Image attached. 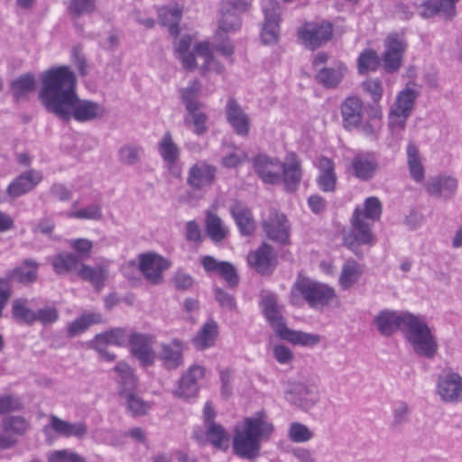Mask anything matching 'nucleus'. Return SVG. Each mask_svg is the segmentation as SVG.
I'll list each match as a JSON object with an SVG mask.
<instances>
[{
	"label": "nucleus",
	"mask_w": 462,
	"mask_h": 462,
	"mask_svg": "<svg viewBox=\"0 0 462 462\" xmlns=\"http://www.w3.org/2000/svg\"><path fill=\"white\" fill-rule=\"evenodd\" d=\"M69 246L79 254V257L81 260L87 258L93 247V244L90 240L86 238H78L69 241Z\"/></svg>",
	"instance_id": "64"
},
{
	"label": "nucleus",
	"mask_w": 462,
	"mask_h": 462,
	"mask_svg": "<svg viewBox=\"0 0 462 462\" xmlns=\"http://www.w3.org/2000/svg\"><path fill=\"white\" fill-rule=\"evenodd\" d=\"M120 397L125 400L127 411L132 416L145 415L151 409V404L136 395L134 391L123 392Z\"/></svg>",
	"instance_id": "43"
},
{
	"label": "nucleus",
	"mask_w": 462,
	"mask_h": 462,
	"mask_svg": "<svg viewBox=\"0 0 462 462\" xmlns=\"http://www.w3.org/2000/svg\"><path fill=\"white\" fill-rule=\"evenodd\" d=\"M182 16V9L178 5H169L159 10V20L161 23L169 27L171 35L179 33V23Z\"/></svg>",
	"instance_id": "41"
},
{
	"label": "nucleus",
	"mask_w": 462,
	"mask_h": 462,
	"mask_svg": "<svg viewBox=\"0 0 462 462\" xmlns=\"http://www.w3.org/2000/svg\"><path fill=\"white\" fill-rule=\"evenodd\" d=\"M262 226L270 240L281 245L290 243L291 224L283 213L271 212L269 217L263 221Z\"/></svg>",
	"instance_id": "12"
},
{
	"label": "nucleus",
	"mask_w": 462,
	"mask_h": 462,
	"mask_svg": "<svg viewBox=\"0 0 462 462\" xmlns=\"http://www.w3.org/2000/svg\"><path fill=\"white\" fill-rule=\"evenodd\" d=\"M0 448H10L17 443V438L23 436L30 429V422L22 416H5L1 420Z\"/></svg>",
	"instance_id": "11"
},
{
	"label": "nucleus",
	"mask_w": 462,
	"mask_h": 462,
	"mask_svg": "<svg viewBox=\"0 0 462 462\" xmlns=\"http://www.w3.org/2000/svg\"><path fill=\"white\" fill-rule=\"evenodd\" d=\"M206 436L209 442L217 448H226L230 439L226 429L216 422H209L206 426Z\"/></svg>",
	"instance_id": "44"
},
{
	"label": "nucleus",
	"mask_w": 462,
	"mask_h": 462,
	"mask_svg": "<svg viewBox=\"0 0 462 462\" xmlns=\"http://www.w3.org/2000/svg\"><path fill=\"white\" fill-rule=\"evenodd\" d=\"M42 180V174L30 170L17 177L7 187L6 192L11 198L20 197L32 190Z\"/></svg>",
	"instance_id": "29"
},
{
	"label": "nucleus",
	"mask_w": 462,
	"mask_h": 462,
	"mask_svg": "<svg viewBox=\"0 0 462 462\" xmlns=\"http://www.w3.org/2000/svg\"><path fill=\"white\" fill-rule=\"evenodd\" d=\"M218 334V327L216 321L208 320L193 337L192 343L198 350H204L215 344Z\"/></svg>",
	"instance_id": "36"
},
{
	"label": "nucleus",
	"mask_w": 462,
	"mask_h": 462,
	"mask_svg": "<svg viewBox=\"0 0 462 462\" xmlns=\"http://www.w3.org/2000/svg\"><path fill=\"white\" fill-rule=\"evenodd\" d=\"M12 314L18 322L29 325L35 322V311L29 308L28 300L25 299H16L13 301Z\"/></svg>",
	"instance_id": "49"
},
{
	"label": "nucleus",
	"mask_w": 462,
	"mask_h": 462,
	"mask_svg": "<svg viewBox=\"0 0 462 462\" xmlns=\"http://www.w3.org/2000/svg\"><path fill=\"white\" fill-rule=\"evenodd\" d=\"M170 266V262L157 254L149 253L140 256V271L152 284L161 283L162 273Z\"/></svg>",
	"instance_id": "14"
},
{
	"label": "nucleus",
	"mask_w": 462,
	"mask_h": 462,
	"mask_svg": "<svg viewBox=\"0 0 462 462\" xmlns=\"http://www.w3.org/2000/svg\"><path fill=\"white\" fill-rule=\"evenodd\" d=\"M274 430L264 413L246 417L234 429L233 451L244 459H254L260 454L262 442L267 441Z\"/></svg>",
	"instance_id": "2"
},
{
	"label": "nucleus",
	"mask_w": 462,
	"mask_h": 462,
	"mask_svg": "<svg viewBox=\"0 0 462 462\" xmlns=\"http://www.w3.org/2000/svg\"><path fill=\"white\" fill-rule=\"evenodd\" d=\"M206 370L201 365H192L180 379L175 395L182 398L194 397L199 392L198 382L205 376Z\"/></svg>",
	"instance_id": "25"
},
{
	"label": "nucleus",
	"mask_w": 462,
	"mask_h": 462,
	"mask_svg": "<svg viewBox=\"0 0 462 462\" xmlns=\"http://www.w3.org/2000/svg\"><path fill=\"white\" fill-rule=\"evenodd\" d=\"M158 152L170 173L174 177H180L181 174V166L179 163L180 149L170 132L164 133L158 142Z\"/></svg>",
	"instance_id": "13"
},
{
	"label": "nucleus",
	"mask_w": 462,
	"mask_h": 462,
	"mask_svg": "<svg viewBox=\"0 0 462 462\" xmlns=\"http://www.w3.org/2000/svg\"><path fill=\"white\" fill-rule=\"evenodd\" d=\"M40 97L46 109L64 121L78 122L100 119L105 107L97 102L81 99L77 94V79L67 66L44 71L42 75Z\"/></svg>",
	"instance_id": "1"
},
{
	"label": "nucleus",
	"mask_w": 462,
	"mask_h": 462,
	"mask_svg": "<svg viewBox=\"0 0 462 462\" xmlns=\"http://www.w3.org/2000/svg\"><path fill=\"white\" fill-rule=\"evenodd\" d=\"M341 115L346 129L357 127L363 118V102L357 97H348L341 104Z\"/></svg>",
	"instance_id": "28"
},
{
	"label": "nucleus",
	"mask_w": 462,
	"mask_h": 462,
	"mask_svg": "<svg viewBox=\"0 0 462 462\" xmlns=\"http://www.w3.org/2000/svg\"><path fill=\"white\" fill-rule=\"evenodd\" d=\"M128 341L131 353L143 366H150L154 363L156 354L152 349L153 337L147 334L134 333L129 337Z\"/></svg>",
	"instance_id": "15"
},
{
	"label": "nucleus",
	"mask_w": 462,
	"mask_h": 462,
	"mask_svg": "<svg viewBox=\"0 0 462 462\" xmlns=\"http://www.w3.org/2000/svg\"><path fill=\"white\" fill-rule=\"evenodd\" d=\"M35 88V79L32 74H24L14 80L11 85L12 91L15 98L19 99L28 93L32 92Z\"/></svg>",
	"instance_id": "52"
},
{
	"label": "nucleus",
	"mask_w": 462,
	"mask_h": 462,
	"mask_svg": "<svg viewBox=\"0 0 462 462\" xmlns=\"http://www.w3.org/2000/svg\"><path fill=\"white\" fill-rule=\"evenodd\" d=\"M317 166L320 171L318 177V183L320 189L326 192L333 191L337 183L334 162L327 157H320Z\"/></svg>",
	"instance_id": "35"
},
{
	"label": "nucleus",
	"mask_w": 462,
	"mask_h": 462,
	"mask_svg": "<svg viewBox=\"0 0 462 462\" xmlns=\"http://www.w3.org/2000/svg\"><path fill=\"white\" fill-rule=\"evenodd\" d=\"M247 159V153L238 147L224 145L222 165L226 168H235Z\"/></svg>",
	"instance_id": "51"
},
{
	"label": "nucleus",
	"mask_w": 462,
	"mask_h": 462,
	"mask_svg": "<svg viewBox=\"0 0 462 462\" xmlns=\"http://www.w3.org/2000/svg\"><path fill=\"white\" fill-rule=\"evenodd\" d=\"M95 339L97 343L123 346L129 338L127 337L126 332L124 329L116 328L108 332L97 335Z\"/></svg>",
	"instance_id": "57"
},
{
	"label": "nucleus",
	"mask_w": 462,
	"mask_h": 462,
	"mask_svg": "<svg viewBox=\"0 0 462 462\" xmlns=\"http://www.w3.org/2000/svg\"><path fill=\"white\" fill-rule=\"evenodd\" d=\"M285 397L288 402L303 409H309L319 400L316 390L302 383H291L285 392Z\"/></svg>",
	"instance_id": "23"
},
{
	"label": "nucleus",
	"mask_w": 462,
	"mask_h": 462,
	"mask_svg": "<svg viewBox=\"0 0 462 462\" xmlns=\"http://www.w3.org/2000/svg\"><path fill=\"white\" fill-rule=\"evenodd\" d=\"M226 114L234 131L239 135H247L250 127L249 116L234 99L227 101Z\"/></svg>",
	"instance_id": "30"
},
{
	"label": "nucleus",
	"mask_w": 462,
	"mask_h": 462,
	"mask_svg": "<svg viewBox=\"0 0 462 462\" xmlns=\"http://www.w3.org/2000/svg\"><path fill=\"white\" fill-rule=\"evenodd\" d=\"M288 437L294 443H303L313 438V432L306 425L293 422L289 427Z\"/></svg>",
	"instance_id": "56"
},
{
	"label": "nucleus",
	"mask_w": 462,
	"mask_h": 462,
	"mask_svg": "<svg viewBox=\"0 0 462 462\" xmlns=\"http://www.w3.org/2000/svg\"><path fill=\"white\" fill-rule=\"evenodd\" d=\"M49 462H86L85 458L69 449H60L51 452L48 457Z\"/></svg>",
	"instance_id": "60"
},
{
	"label": "nucleus",
	"mask_w": 462,
	"mask_h": 462,
	"mask_svg": "<svg viewBox=\"0 0 462 462\" xmlns=\"http://www.w3.org/2000/svg\"><path fill=\"white\" fill-rule=\"evenodd\" d=\"M78 273L81 278L90 282L97 289L103 286L104 281L106 277V273L102 267L92 268L87 265H82L79 269Z\"/></svg>",
	"instance_id": "53"
},
{
	"label": "nucleus",
	"mask_w": 462,
	"mask_h": 462,
	"mask_svg": "<svg viewBox=\"0 0 462 462\" xmlns=\"http://www.w3.org/2000/svg\"><path fill=\"white\" fill-rule=\"evenodd\" d=\"M380 60L376 51L371 49L365 50L358 58V71L361 74L374 71L378 68Z\"/></svg>",
	"instance_id": "54"
},
{
	"label": "nucleus",
	"mask_w": 462,
	"mask_h": 462,
	"mask_svg": "<svg viewBox=\"0 0 462 462\" xmlns=\"http://www.w3.org/2000/svg\"><path fill=\"white\" fill-rule=\"evenodd\" d=\"M205 226L208 237L215 243L223 241L227 236V227L215 213L207 212Z\"/></svg>",
	"instance_id": "40"
},
{
	"label": "nucleus",
	"mask_w": 462,
	"mask_h": 462,
	"mask_svg": "<svg viewBox=\"0 0 462 462\" xmlns=\"http://www.w3.org/2000/svg\"><path fill=\"white\" fill-rule=\"evenodd\" d=\"M352 226L350 235L345 239L350 248L354 245V242L358 245H371L373 243L374 236L371 232V223L361 217L360 208H356L354 211Z\"/></svg>",
	"instance_id": "22"
},
{
	"label": "nucleus",
	"mask_w": 462,
	"mask_h": 462,
	"mask_svg": "<svg viewBox=\"0 0 462 462\" xmlns=\"http://www.w3.org/2000/svg\"><path fill=\"white\" fill-rule=\"evenodd\" d=\"M379 164L375 157L372 154H357L351 162L353 174L361 180H369L372 179Z\"/></svg>",
	"instance_id": "32"
},
{
	"label": "nucleus",
	"mask_w": 462,
	"mask_h": 462,
	"mask_svg": "<svg viewBox=\"0 0 462 462\" xmlns=\"http://www.w3.org/2000/svg\"><path fill=\"white\" fill-rule=\"evenodd\" d=\"M406 163L411 178L417 183L425 180V167L419 147L414 142H409L406 149Z\"/></svg>",
	"instance_id": "31"
},
{
	"label": "nucleus",
	"mask_w": 462,
	"mask_h": 462,
	"mask_svg": "<svg viewBox=\"0 0 462 462\" xmlns=\"http://www.w3.org/2000/svg\"><path fill=\"white\" fill-rule=\"evenodd\" d=\"M200 90V83L199 80H192L189 86L180 90V96L186 108H191L195 106H201L197 100V96Z\"/></svg>",
	"instance_id": "58"
},
{
	"label": "nucleus",
	"mask_w": 462,
	"mask_h": 462,
	"mask_svg": "<svg viewBox=\"0 0 462 462\" xmlns=\"http://www.w3.org/2000/svg\"><path fill=\"white\" fill-rule=\"evenodd\" d=\"M79 263V257L70 253L59 254L52 260L53 269L58 274L72 272Z\"/></svg>",
	"instance_id": "48"
},
{
	"label": "nucleus",
	"mask_w": 462,
	"mask_h": 462,
	"mask_svg": "<svg viewBox=\"0 0 462 462\" xmlns=\"http://www.w3.org/2000/svg\"><path fill=\"white\" fill-rule=\"evenodd\" d=\"M298 39L307 49L315 50L328 42L333 35L332 24L328 22H309L297 32Z\"/></svg>",
	"instance_id": "8"
},
{
	"label": "nucleus",
	"mask_w": 462,
	"mask_h": 462,
	"mask_svg": "<svg viewBox=\"0 0 462 462\" xmlns=\"http://www.w3.org/2000/svg\"><path fill=\"white\" fill-rule=\"evenodd\" d=\"M39 264L31 259L24 260L21 265L7 273V279L23 284H31L37 280Z\"/></svg>",
	"instance_id": "33"
},
{
	"label": "nucleus",
	"mask_w": 462,
	"mask_h": 462,
	"mask_svg": "<svg viewBox=\"0 0 462 462\" xmlns=\"http://www.w3.org/2000/svg\"><path fill=\"white\" fill-rule=\"evenodd\" d=\"M171 280L175 288L179 291H189L194 285L193 277L182 270L177 271Z\"/></svg>",
	"instance_id": "63"
},
{
	"label": "nucleus",
	"mask_w": 462,
	"mask_h": 462,
	"mask_svg": "<svg viewBox=\"0 0 462 462\" xmlns=\"http://www.w3.org/2000/svg\"><path fill=\"white\" fill-rule=\"evenodd\" d=\"M217 169L205 161L194 163L188 171L187 184L195 190L209 187L215 180Z\"/></svg>",
	"instance_id": "19"
},
{
	"label": "nucleus",
	"mask_w": 462,
	"mask_h": 462,
	"mask_svg": "<svg viewBox=\"0 0 462 462\" xmlns=\"http://www.w3.org/2000/svg\"><path fill=\"white\" fill-rule=\"evenodd\" d=\"M364 273L363 266L356 260H346L341 269V273L338 279L339 284L342 289L347 290L358 282Z\"/></svg>",
	"instance_id": "38"
},
{
	"label": "nucleus",
	"mask_w": 462,
	"mask_h": 462,
	"mask_svg": "<svg viewBox=\"0 0 462 462\" xmlns=\"http://www.w3.org/2000/svg\"><path fill=\"white\" fill-rule=\"evenodd\" d=\"M406 48L407 42L402 35L391 33L387 36L382 56L383 68L386 72L393 73L399 70Z\"/></svg>",
	"instance_id": "10"
},
{
	"label": "nucleus",
	"mask_w": 462,
	"mask_h": 462,
	"mask_svg": "<svg viewBox=\"0 0 462 462\" xmlns=\"http://www.w3.org/2000/svg\"><path fill=\"white\" fill-rule=\"evenodd\" d=\"M361 217L367 221L378 220L382 214V204L376 197H369L365 200L364 208H360Z\"/></svg>",
	"instance_id": "55"
},
{
	"label": "nucleus",
	"mask_w": 462,
	"mask_h": 462,
	"mask_svg": "<svg viewBox=\"0 0 462 462\" xmlns=\"http://www.w3.org/2000/svg\"><path fill=\"white\" fill-rule=\"evenodd\" d=\"M114 371L118 374L117 382L119 384V396L123 394V392H132L136 389L138 385V379L128 364L125 362H119L114 367Z\"/></svg>",
	"instance_id": "37"
},
{
	"label": "nucleus",
	"mask_w": 462,
	"mask_h": 462,
	"mask_svg": "<svg viewBox=\"0 0 462 462\" xmlns=\"http://www.w3.org/2000/svg\"><path fill=\"white\" fill-rule=\"evenodd\" d=\"M437 393L445 402H462V376L454 372L440 375L438 379Z\"/></svg>",
	"instance_id": "17"
},
{
	"label": "nucleus",
	"mask_w": 462,
	"mask_h": 462,
	"mask_svg": "<svg viewBox=\"0 0 462 462\" xmlns=\"http://www.w3.org/2000/svg\"><path fill=\"white\" fill-rule=\"evenodd\" d=\"M184 343L177 338L160 346L158 358L166 369L172 370L183 363Z\"/></svg>",
	"instance_id": "24"
},
{
	"label": "nucleus",
	"mask_w": 462,
	"mask_h": 462,
	"mask_svg": "<svg viewBox=\"0 0 462 462\" xmlns=\"http://www.w3.org/2000/svg\"><path fill=\"white\" fill-rule=\"evenodd\" d=\"M404 332L414 353L425 358H433L438 351L437 338L426 322L420 317L407 318Z\"/></svg>",
	"instance_id": "5"
},
{
	"label": "nucleus",
	"mask_w": 462,
	"mask_h": 462,
	"mask_svg": "<svg viewBox=\"0 0 462 462\" xmlns=\"http://www.w3.org/2000/svg\"><path fill=\"white\" fill-rule=\"evenodd\" d=\"M346 71V67L339 65L336 68H323L319 69L317 79L327 88H335L337 86Z\"/></svg>",
	"instance_id": "47"
},
{
	"label": "nucleus",
	"mask_w": 462,
	"mask_h": 462,
	"mask_svg": "<svg viewBox=\"0 0 462 462\" xmlns=\"http://www.w3.org/2000/svg\"><path fill=\"white\" fill-rule=\"evenodd\" d=\"M192 39L189 35H185L174 44L175 55L180 60L184 69L194 70L199 68L202 75L214 71L221 72L220 63L214 58L209 43L201 42L194 45L192 51H189Z\"/></svg>",
	"instance_id": "3"
},
{
	"label": "nucleus",
	"mask_w": 462,
	"mask_h": 462,
	"mask_svg": "<svg viewBox=\"0 0 462 462\" xmlns=\"http://www.w3.org/2000/svg\"><path fill=\"white\" fill-rule=\"evenodd\" d=\"M241 27V20L236 14H233L231 11L223 10L221 7V19L219 21L218 29L216 37L220 40L226 32H232L239 30Z\"/></svg>",
	"instance_id": "50"
},
{
	"label": "nucleus",
	"mask_w": 462,
	"mask_h": 462,
	"mask_svg": "<svg viewBox=\"0 0 462 462\" xmlns=\"http://www.w3.org/2000/svg\"><path fill=\"white\" fill-rule=\"evenodd\" d=\"M424 188L430 196L448 200L456 195L458 181L451 175L439 174L430 178Z\"/></svg>",
	"instance_id": "18"
},
{
	"label": "nucleus",
	"mask_w": 462,
	"mask_h": 462,
	"mask_svg": "<svg viewBox=\"0 0 462 462\" xmlns=\"http://www.w3.org/2000/svg\"><path fill=\"white\" fill-rule=\"evenodd\" d=\"M412 317L413 315L408 312L383 310L375 317L374 324L381 334L389 336L397 328L404 331L408 326L407 318Z\"/></svg>",
	"instance_id": "21"
},
{
	"label": "nucleus",
	"mask_w": 462,
	"mask_h": 462,
	"mask_svg": "<svg viewBox=\"0 0 462 462\" xmlns=\"http://www.w3.org/2000/svg\"><path fill=\"white\" fill-rule=\"evenodd\" d=\"M102 316L98 313H88L76 319L68 327V335L76 337L87 330L92 324L100 323Z\"/></svg>",
	"instance_id": "46"
},
{
	"label": "nucleus",
	"mask_w": 462,
	"mask_h": 462,
	"mask_svg": "<svg viewBox=\"0 0 462 462\" xmlns=\"http://www.w3.org/2000/svg\"><path fill=\"white\" fill-rule=\"evenodd\" d=\"M247 262L256 272L270 273L276 264V254L272 245L263 243L257 250L248 254Z\"/></svg>",
	"instance_id": "20"
},
{
	"label": "nucleus",
	"mask_w": 462,
	"mask_h": 462,
	"mask_svg": "<svg viewBox=\"0 0 462 462\" xmlns=\"http://www.w3.org/2000/svg\"><path fill=\"white\" fill-rule=\"evenodd\" d=\"M143 146L135 143H126L118 150V161L125 166H134L139 163L143 156Z\"/></svg>",
	"instance_id": "42"
},
{
	"label": "nucleus",
	"mask_w": 462,
	"mask_h": 462,
	"mask_svg": "<svg viewBox=\"0 0 462 462\" xmlns=\"http://www.w3.org/2000/svg\"><path fill=\"white\" fill-rule=\"evenodd\" d=\"M69 217L79 219L100 220L102 210L99 205L92 204L69 214Z\"/></svg>",
	"instance_id": "61"
},
{
	"label": "nucleus",
	"mask_w": 462,
	"mask_h": 462,
	"mask_svg": "<svg viewBox=\"0 0 462 462\" xmlns=\"http://www.w3.org/2000/svg\"><path fill=\"white\" fill-rule=\"evenodd\" d=\"M262 11L264 15L261 39L264 44L275 43L280 34L281 13L276 0H263Z\"/></svg>",
	"instance_id": "9"
},
{
	"label": "nucleus",
	"mask_w": 462,
	"mask_h": 462,
	"mask_svg": "<svg viewBox=\"0 0 462 462\" xmlns=\"http://www.w3.org/2000/svg\"><path fill=\"white\" fill-rule=\"evenodd\" d=\"M96 10L97 0H69L67 5V12L74 20L92 14Z\"/></svg>",
	"instance_id": "45"
},
{
	"label": "nucleus",
	"mask_w": 462,
	"mask_h": 462,
	"mask_svg": "<svg viewBox=\"0 0 462 462\" xmlns=\"http://www.w3.org/2000/svg\"><path fill=\"white\" fill-rule=\"evenodd\" d=\"M201 106L186 108L187 113L184 116L185 125L192 129L197 135H203L208 132V116L199 108Z\"/></svg>",
	"instance_id": "39"
},
{
	"label": "nucleus",
	"mask_w": 462,
	"mask_h": 462,
	"mask_svg": "<svg viewBox=\"0 0 462 462\" xmlns=\"http://www.w3.org/2000/svg\"><path fill=\"white\" fill-rule=\"evenodd\" d=\"M295 290L301 294L310 307L315 310H323L336 298L333 288L307 278L299 280L295 284Z\"/></svg>",
	"instance_id": "6"
},
{
	"label": "nucleus",
	"mask_w": 462,
	"mask_h": 462,
	"mask_svg": "<svg viewBox=\"0 0 462 462\" xmlns=\"http://www.w3.org/2000/svg\"><path fill=\"white\" fill-rule=\"evenodd\" d=\"M253 166L263 182L277 184L282 181V162L277 158L259 154L254 157Z\"/></svg>",
	"instance_id": "16"
},
{
	"label": "nucleus",
	"mask_w": 462,
	"mask_h": 462,
	"mask_svg": "<svg viewBox=\"0 0 462 462\" xmlns=\"http://www.w3.org/2000/svg\"><path fill=\"white\" fill-rule=\"evenodd\" d=\"M416 97L417 92L408 88L398 94L388 116V126L393 133L401 134L404 130Z\"/></svg>",
	"instance_id": "7"
},
{
	"label": "nucleus",
	"mask_w": 462,
	"mask_h": 462,
	"mask_svg": "<svg viewBox=\"0 0 462 462\" xmlns=\"http://www.w3.org/2000/svg\"><path fill=\"white\" fill-rule=\"evenodd\" d=\"M363 89L368 93L372 100L375 103L379 102L383 96V87L381 80L378 79H368L362 83Z\"/></svg>",
	"instance_id": "62"
},
{
	"label": "nucleus",
	"mask_w": 462,
	"mask_h": 462,
	"mask_svg": "<svg viewBox=\"0 0 462 462\" xmlns=\"http://www.w3.org/2000/svg\"><path fill=\"white\" fill-rule=\"evenodd\" d=\"M262 309L265 319L281 339L303 346H312L320 342V337L317 334L291 330L287 328L282 316V306L278 304L275 295L263 296Z\"/></svg>",
	"instance_id": "4"
},
{
	"label": "nucleus",
	"mask_w": 462,
	"mask_h": 462,
	"mask_svg": "<svg viewBox=\"0 0 462 462\" xmlns=\"http://www.w3.org/2000/svg\"><path fill=\"white\" fill-rule=\"evenodd\" d=\"M410 409L405 402L399 401L393 407V420L391 426L398 429L409 420Z\"/></svg>",
	"instance_id": "59"
},
{
	"label": "nucleus",
	"mask_w": 462,
	"mask_h": 462,
	"mask_svg": "<svg viewBox=\"0 0 462 462\" xmlns=\"http://www.w3.org/2000/svg\"><path fill=\"white\" fill-rule=\"evenodd\" d=\"M301 166L298 156L294 152L286 155L282 162V180L288 191H294L301 180Z\"/></svg>",
	"instance_id": "26"
},
{
	"label": "nucleus",
	"mask_w": 462,
	"mask_h": 462,
	"mask_svg": "<svg viewBox=\"0 0 462 462\" xmlns=\"http://www.w3.org/2000/svg\"><path fill=\"white\" fill-rule=\"evenodd\" d=\"M51 429L64 437H75L78 439L83 438L88 432V427L84 422L70 423L55 415L50 417V424L44 427V433L48 434Z\"/></svg>",
	"instance_id": "27"
},
{
	"label": "nucleus",
	"mask_w": 462,
	"mask_h": 462,
	"mask_svg": "<svg viewBox=\"0 0 462 462\" xmlns=\"http://www.w3.org/2000/svg\"><path fill=\"white\" fill-rule=\"evenodd\" d=\"M230 212L243 236H251L254 232L255 223L253 215L245 204L235 202Z\"/></svg>",
	"instance_id": "34"
}]
</instances>
